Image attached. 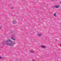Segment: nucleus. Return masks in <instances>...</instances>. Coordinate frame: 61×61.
Returning a JSON list of instances; mask_svg holds the SVG:
<instances>
[{
  "label": "nucleus",
  "instance_id": "obj_1",
  "mask_svg": "<svg viewBox=\"0 0 61 61\" xmlns=\"http://www.w3.org/2000/svg\"><path fill=\"white\" fill-rule=\"evenodd\" d=\"M6 43L9 46H11L13 44V43L11 41L9 40H7Z\"/></svg>",
  "mask_w": 61,
  "mask_h": 61
},
{
  "label": "nucleus",
  "instance_id": "obj_2",
  "mask_svg": "<svg viewBox=\"0 0 61 61\" xmlns=\"http://www.w3.org/2000/svg\"><path fill=\"white\" fill-rule=\"evenodd\" d=\"M16 23H17L16 21V20H14L12 21L13 24H14V25H15V24H16Z\"/></svg>",
  "mask_w": 61,
  "mask_h": 61
},
{
  "label": "nucleus",
  "instance_id": "obj_3",
  "mask_svg": "<svg viewBox=\"0 0 61 61\" xmlns=\"http://www.w3.org/2000/svg\"><path fill=\"white\" fill-rule=\"evenodd\" d=\"M55 7L56 8H59V6L57 5H56L55 6Z\"/></svg>",
  "mask_w": 61,
  "mask_h": 61
},
{
  "label": "nucleus",
  "instance_id": "obj_4",
  "mask_svg": "<svg viewBox=\"0 0 61 61\" xmlns=\"http://www.w3.org/2000/svg\"><path fill=\"white\" fill-rule=\"evenodd\" d=\"M38 35L39 36H42V35H41V33H39L38 34Z\"/></svg>",
  "mask_w": 61,
  "mask_h": 61
},
{
  "label": "nucleus",
  "instance_id": "obj_5",
  "mask_svg": "<svg viewBox=\"0 0 61 61\" xmlns=\"http://www.w3.org/2000/svg\"><path fill=\"white\" fill-rule=\"evenodd\" d=\"M11 39H12V40H14V41H15V39H14L12 37L11 38Z\"/></svg>",
  "mask_w": 61,
  "mask_h": 61
},
{
  "label": "nucleus",
  "instance_id": "obj_6",
  "mask_svg": "<svg viewBox=\"0 0 61 61\" xmlns=\"http://www.w3.org/2000/svg\"><path fill=\"white\" fill-rule=\"evenodd\" d=\"M56 13H55L54 14V15L55 16V17H56Z\"/></svg>",
  "mask_w": 61,
  "mask_h": 61
},
{
  "label": "nucleus",
  "instance_id": "obj_7",
  "mask_svg": "<svg viewBox=\"0 0 61 61\" xmlns=\"http://www.w3.org/2000/svg\"><path fill=\"white\" fill-rule=\"evenodd\" d=\"M42 47L43 48H45V46H42Z\"/></svg>",
  "mask_w": 61,
  "mask_h": 61
},
{
  "label": "nucleus",
  "instance_id": "obj_8",
  "mask_svg": "<svg viewBox=\"0 0 61 61\" xmlns=\"http://www.w3.org/2000/svg\"><path fill=\"white\" fill-rule=\"evenodd\" d=\"M30 51L31 52H34V51Z\"/></svg>",
  "mask_w": 61,
  "mask_h": 61
},
{
  "label": "nucleus",
  "instance_id": "obj_9",
  "mask_svg": "<svg viewBox=\"0 0 61 61\" xmlns=\"http://www.w3.org/2000/svg\"><path fill=\"white\" fill-rule=\"evenodd\" d=\"M32 61H35V60L34 59H33L32 60Z\"/></svg>",
  "mask_w": 61,
  "mask_h": 61
},
{
  "label": "nucleus",
  "instance_id": "obj_10",
  "mask_svg": "<svg viewBox=\"0 0 61 61\" xmlns=\"http://www.w3.org/2000/svg\"><path fill=\"white\" fill-rule=\"evenodd\" d=\"M0 59H2V57L0 56Z\"/></svg>",
  "mask_w": 61,
  "mask_h": 61
},
{
  "label": "nucleus",
  "instance_id": "obj_11",
  "mask_svg": "<svg viewBox=\"0 0 61 61\" xmlns=\"http://www.w3.org/2000/svg\"><path fill=\"white\" fill-rule=\"evenodd\" d=\"M11 9H14V8H12V7H11Z\"/></svg>",
  "mask_w": 61,
  "mask_h": 61
},
{
  "label": "nucleus",
  "instance_id": "obj_12",
  "mask_svg": "<svg viewBox=\"0 0 61 61\" xmlns=\"http://www.w3.org/2000/svg\"><path fill=\"white\" fill-rule=\"evenodd\" d=\"M0 29H1V28H0Z\"/></svg>",
  "mask_w": 61,
  "mask_h": 61
}]
</instances>
